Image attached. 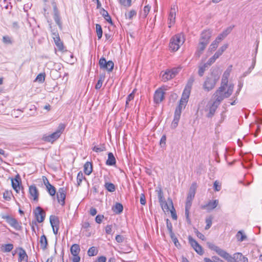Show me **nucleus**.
I'll list each match as a JSON object with an SVG mask.
<instances>
[{
	"instance_id": "44",
	"label": "nucleus",
	"mask_w": 262,
	"mask_h": 262,
	"mask_svg": "<svg viewBox=\"0 0 262 262\" xmlns=\"http://www.w3.org/2000/svg\"><path fill=\"white\" fill-rule=\"evenodd\" d=\"M102 15L108 23H109L111 25H113V22L111 17L106 11L103 10Z\"/></svg>"
},
{
	"instance_id": "59",
	"label": "nucleus",
	"mask_w": 262,
	"mask_h": 262,
	"mask_svg": "<svg viewBox=\"0 0 262 262\" xmlns=\"http://www.w3.org/2000/svg\"><path fill=\"white\" fill-rule=\"evenodd\" d=\"M104 218V216L103 215H98L96 216L95 218V221L96 223L100 224L101 223L102 219Z\"/></svg>"
},
{
	"instance_id": "51",
	"label": "nucleus",
	"mask_w": 262,
	"mask_h": 262,
	"mask_svg": "<svg viewBox=\"0 0 262 262\" xmlns=\"http://www.w3.org/2000/svg\"><path fill=\"white\" fill-rule=\"evenodd\" d=\"M214 190L216 191H219L221 189V184L217 181H215L213 184Z\"/></svg>"
},
{
	"instance_id": "45",
	"label": "nucleus",
	"mask_w": 262,
	"mask_h": 262,
	"mask_svg": "<svg viewBox=\"0 0 262 262\" xmlns=\"http://www.w3.org/2000/svg\"><path fill=\"white\" fill-rule=\"evenodd\" d=\"M46 188H47V191H48L49 193L51 195L53 196L55 194V193H56L55 188L53 186H52L51 184L47 186Z\"/></svg>"
},
{
	"instance_id": "6",
	"label": "nucleus",
	"mask_w": 262,
	"mask_h": 262,
	"mask_svg": "<svg viewBox=\"0 0 262 262\" xmlns=\"http://www.w3.org/2000/svg\"><path fill=\"white\" fill-rule=\"evenodd\" d=\"M219 105L220 103H217L213 99L209 101L204 109L205 112H208L207 117L209 118L212 117Z\"/></svg>"
},
{
	"instance_id": "57",
	"label": "nucleus",
	"mask_w": 262,
	"mask_h": 262,
	"mask_svg": "<svg viewBox=\"0 0 262 262\" xmlns=\"http://www.w3.org/2000/svg\"><path fill=\"white\" fill-rule=\"evenodd\" d=\"M150 9V7H149L148 5H146L144 7V10H143V14L144 17H146L148 15L149 11Z\"/></svg>"
},
{
	"instance_id": "58",
	"label": "nucleus",
	"mask_w": 262,
	"mask_h": 262,
	"mask_svg": "<svg viewBox=\"0 0 262 262\" xmlns=\"http://www.w3.org/2000/svg\"><path fill=\"white\" fill-rule=\"evenodd\" d=\"M167 228L169 231V234L171 233H173L172 232V226L171 223L168 221V220H167Z\"/></svg>"
},
{
	"instance_id": "16",
	"label": "nucleus",
	"mask_w": 262,
	"mask_h": 262,
	"mask_svg": "<svg viewBox=\"0 0 262 262\" xmlns=\"http://www.w3.org/2000/svg\"><path fill=\"white\" fill-rule=\"evenodd\" d=\"M34 214L36 219L38 223H41L43 221L45 213L41 207H37L34 210Z\"/></svg>"
},
{
	"instance_id": "60",
	"label": "nucleus",
	"mask_w": 262,
	"mask_h": 262,
	"mask_svg": "<svg viewBox=\"0 0 262 262\" xmlns=\"http://www.w3.org/2000/svg\"><path fill=\"white\" fill-rule=\"evenodd\" d=\"M195 234H196L197 237H199V238L201 239L203 241L205 240V236L202 233L200 232L199 231L196 230L195 231Z\"/></svg>"
},
{
	"instance_id": "49",
	"label": "nucleus",
	"mask_w": 262,
	"mask_h": 262,
	"mask_svg": "<svg viewBox=\"0 0 262 262\" xmlns=\"http://www.w3.org/2000/svg\"><path fill=\"white\" fill-rule=\"evenodd\" d=\"M119 3H120V4H121L122 5H123L125 7H128L131 6L132 0H119Z\"/></svg>"
},
{
	"instance_id": "54",
	"label": "nucleus",
	"mask_w": 262,
	"mask_h": 262,
	"mask_svg": "<svg viewBox=\"0 0 262 262\" xmlns=\"http://www.w3.org/2000/svg\"><path fill=\"white\" fill-rule=\"evenodd\" d=\"M45 79V75L43 74H39L37 75L36 78V81H38L39 82H42L44 81Z\"/></svg>"
},
{
	"instance_id": "53",
	"label": "nucleus",
	"mask_w": 262,
	"mask_h": 262,
	"mask_svg": "<svg viewBox=\"0 0 262 262\" xmlns=\"http://www.w3.org/2000/svg\"><path fill=\"white\" fill-rule=\"evenodd\" d=\"M233 28V26H230L225 30L222 33L226 37L231 32Z\"/></svg>"
},
{
	"instance_id": "52",
	"label": "nucleus",
	"mask_w": 262,
	"mask_h": 262,
	"mask_svg": "<svg viewBox=\"0 0 262 262\" xmlns=\"http://www.w3.org/2000/svg\"><path fill=\"white\" fill-rule=\"evenodd\" d=\"M180 69H181L180 68H173L169 70L171 73V75H172V77L174 78L176 76V75L179 72Z\"/></svg>"
},
{
	"instance_id": "32",
	"label": "nucleus",
	"mask_w": 262,
	"mask_h": 262,
	"mask_svg": "<svg viewBox=\"0 0 262 262\" xmlns=\"http://www.w3.org/2000/svg\"><path fill=\"white\" fill-rule=\"evenodd\" d=\"M13 249V245L12 244L3 245L1 247V251L3 252H9Z\"/></svg>"
},
{
	"instance_id": "33",
	"label": "nucleus",
	"mask_w": 262,
	"mask_h": 262,
	"mask_svg": "<svg viewBox=\"0 0 262 262\" xmlns=\"http://www.w3.org/2000/svg\"><path fill=\"white\" fill-rule=\"evenodd\" d=\"M173 78L169 70H166L162 75V80L165 82Z\"/></svg>"
},
{
	"instance_id": "24",
	"label": "nucleus",
	"mask_w": 262,
	"mask_h": 262,
	"mask_svg": "<svg viewBox=\"0 0 262 262\" xmlns=\"http://www.w3.org/2000/svg\"><path fill=\"white\" fill-rule=\"evenodd\" d=\"M18 262H27L28 261V255L25 250L21 247L18 249Z\"/></svg>"
},
{
	"instance_id": "26",
	"label": "nucleus",
	"mask_w": 262,
	"mask_h": 262,
	"mask_svg": "<svg viewBox=\"0 0 262 262\" xmlns=\"http://www.w3.org/2000/svg\"><path fill=\"white\" fill-rule=\"evenodd\" d=\"M207 46V45H206L205 43L199 42V43L197 48V50L195 53V56L196 57L199 58L203 53V52L204 51Z\"/></svg>"
},
{
	"instance_id": "25",
	"label": "nucleus",
	"mask_w": 262,
	"mask_h": 262,
	"mask_svg": "<svg viewBox=\"0 0 262 262\" xmlns=\"http://www.w3.org/2000/svg\"><path fill=\"white\" fill-rule=\"evenodd\" d=\"M192 201H188L186 200V204H185V214L186 218V221L188 224L191 223V221L189 218V210L191 207Z\"/></svg>"
},
{
	"instance_id": "18",
	"label": "nucleus",
	"mask_w": 262,
	"mask_h": 262,
	"mask_svg": "<svg viewBox=\"0 0 262 262\" xmlns=\"http://www.w3.org/2000/svg\"><path fill=\"white\" fill-rule=\"evenodd\" d=\"M211 36V31L210 30L204 31L200 40V42L208 45Z\"/></svg>"
},
{
	"instance_id": "64",
	"label": "nucleus",
	"mask_w": 262,
	"mask_h": 262,
	"mask_svg": "<svg viewBox=\"0 0 262 262\" xmlns=\"http://www.w3.org/2000/svg\"><path fill=\"white\" fill-rule=\"evenodd\" d=\"M106 258L105 256H101L99 257L95 262H106Z\"/></svg>"
},
{
	"instance_id": "55",
	"label": "nucleus",
	"mask_w": 262,
	"mask_h": 262,
	"mask_svg": "<svg viewBox=\"0 0 262 262\" xmlns=\"http://www.w3.org/2000/svg\"><path fill=\"white\" fill-rule=\"evenodd\" d=\"M170 234V237L172 241V242L174 243L176 246H177V244L179 243L178 240L177 238L176 237V235H174V233H171Z\"/></svg>"
},
{
	"instance_id": "8",
	"label": "nucleus",
	"mask_w": 262,
	"mask_h": 262,
	"mask_svg": "<svg viewBox=\"0 0 262 262\" xmlns=\"http://www.w3.org/2000/svg\"><path fill=\"white\" fill-rule=\"evenodd\" d=\"M99 64L101 69H105L108 72L112 71L114 66V62L112 61H106V59L103 57L100 58Z\"/></svg>"
},
{
	"instance_id": "46",
	"label": "nucleus",
	"mask_w": 262,
	"mask_h": 262,
	"mask_svg": "<svg viewBox=\"0 0 262 262\" xmlns=\"http://www.w3.org/2000/svg\"><path fill=\"white\" fill-rule=\"evenodd\" d=\"M137 14V12L134 10H131L128 13L125 14V16L126 18L129 19H132V18L136 16Z\"/></svg>"
},
{
	"instance_id": "14",
	"label": "nucleus",
	"mask_w": 262,
	"mask_h": 262,
	"mask_svg": "<svg viewBox=\"0 0 262 262\" xmlns=\"http://www.w3.org/2000/svg\"><path fill=\"white\" fill-rule=\"evenodd\" d=\"M66 196V189L64 187L60 188L57 193L58 202L61 205H64Z\"/></svg>"
},
{
	"instance_id": "38",
	"label": "nucleus",
	"mask_w": 262,
	"mask_h": 262,
	"mask_svg": "<svg viewBox=\"0 0 262 262\" xmlns=\"http://www.w3.org/2000/svg\"><path fill=\"white\" fill-rule=\"evenodd\" d=\"M106 150L104 144H100L99 146H95L93 147V150L96 152H100Z\"/></svg>"
},
{
	"instance_id": "3",
	"label": "nucleus",
	"mask_w": 262,
	"mask_h": 262,
	"mask_svg": "<svg viewBox=\"0 0 262 262\" xmlns=\"http://www.w3.org/2000/svg\"><path fill=\"white\" fill-rule=\"evenodd\" d=\"M220 78V75L212 73L207 76L203 83V88L205 91L209 92L212 90Z\"/></svg>"
},
{
	"instance_id": "35",
	"label": "nucleus",
	"mask_w": 262,
	"mask_h": 262,
	"mask_svg": "<svg viewBox=\"0 0 262 262\" xmlns=\"http://www.w3.org/2000/svg\"><path fill=\"white\" fill-rule=\"evenodd\" d=\"M168 202H169V206H170L171 208V209H170V210H169V211H170L171 214V216L173 219L177 220V214H176V213L175 211V209L173 207V203H172V201L171 199H168Z\"/></svg>"
},
{
	"instance_id": "43",
	"label": "nucleus",
	"mask_w": 262,
	"mask_h": 262,
	"mask_svg": "<svg viewBox=\"0 0 262 262\" xmlns=\"http://www.w3.org/2000/svg\"><path fill=\"white\" fill-rule=\"evenodd\" d=\"M236 236L237 239L240 242L245 240L247 238L246 235L242 231H239L237 233Z\"/></svg>"
},
{
	"instance_id": "11",
	"label": "nucleus",
	"mask_w": 262,
	"mask_h": 262,
	"mask_svg": "<svg viewBox=\"0 0 262 262\" xmlns=\"http://www.w3.org/2000/svg\"><path fill=\"white\" fill-rule=\"evenodd\" d=\"M166 89L164 88H161L158 89L154 95V101L156 103H160L164 99V91H166Z\"/></svg>"
},
{
	"instance_id": "56",
	"label": "nucleus",
	"mask_w": 262,
	"mask_h": 262,
	"mask_svg": "<svg viewBox=\"0 0 262 262\" xmlns=\"http://www.w3.org/2000/svg\"><path fill=\"white\" fill-rule=\"evenodd\" d=\"M3 41L6 44H11L12 43L11 38L8 36H3Z\"/></svg>"
},
{
	"instance_id": "28",
	"label": "nucleus",
	"mask_w": 262,
	"mask_h": 262,
	"mask_svg": "<svg viewBox=\"0 0 262 262\" xmlns=\"http://www.w3.org/2000/svg\"><path fill=\"white\" fill-rule=\"evenodd\" d=\"M116 164V159L113 153L109 152L108 154V159L106 162L107 165L112 166Z\"/></svg>"
},
{
	"instance_id": "1",
	"label": "nucleus",
	"mask_w": 262,
	"mask_h": 262,
	"mask_svg": "<svg viewBox=\"0 0 262 262\" xmlns=\"http://www.w3.org/2000/svg\"><path fill=\"white\" fill-rule=\"evenodd\" d=\"M208 247L216 252V253L228 262H248V258L241 253H236L232 256L225 250L215 246L212 243H207Z\"/></svg>"
},
{
	"instance_id": "50",
	"label": "nucleus",
	"mask_w": 262,
	"mask_h": 262,
	"mask_svg": "<svg viewBox=\"0 0 262 262\" xmlns=\"http://www.w3.org/2000/svg\"><path fill=\"white\" fill-rule=\"evenodd\" d=\"M84 178L83 173L80 171L78 173L77 176V182L78 185H80Z\"/></svg>"
},
{
	"instance_id": "10",
	"label": "nucleus",
	"mask_w": 262,
	"mask_h": 262,
	"mask_svg": "<svg viewBox=\"0 0 262 262\" xmlns=\"http://www.w3.org/2000/svg\"><path fill=\"white\" fill-rule=\"evenodd\" d=\"M3 218L5 219L6 222L16 230H20L21 229V226L20 224L15 218L9 215L4 216Z\"/></svg>"
},
{
	"instance_id": "21",
	"label": "nucleus",
	"mask_w": 262,
	"mask_h": 262,
	"mask_svg": "<svg viewBox=\"0 0 262 262\" xmlns=\"http://www.w3.org/2000/svg\"><path fill=\"white\" fill-rule=\"evenodd\" d=\"M29 194L31 199H32L34 201H38L39 193L37 188L34 185H31L29 187Z\"/></svg>"
},
{
	"instance_id": "5",
	"label": "nucleus",
	"mask_w": 262,
	"mask_h": 262,
	"mask_svg": "<svg viewBox=\"0 0 262 262\" xmlns=\"http://www.w3.org/2000/svg\"><path fill=\"white\" fill-rule=\"evenodd\" d=\"M184 41L185 39L183 35L181 34H176L170 39L169 48L172 51H176L183 44Z\"/></svg>"
},
{
	"instance_id": "2",
	"label": "nucleus",
	"mask_w": 262,
	"mask_h": 262,
	"mask_svg": "<svg viewBox=\"0 0 262 262\" xmlns=\"http://www.w3.org/2000/svg\"><path fill=\"white\" fill-rule=\"evenodd\" d=\"M233 88V84H229L228 87L221 85L213 95L212 99L220 104L225 98H228L231 95Z\"/></svg>"
},
{
	"instance_id": "31",
	"label": "nucleus",
	"mask_w": 262,
	"mask_h": 262,
	"mask_svg": "<svg viewBox=\"0 0 262 262\" xmlns=\"http://www.w3.org/2000/svg\"><path fill=\"white\" fill-rule=\"evenodd\" d=\"M71 253L73 255L79 254L80 249L79 245L73 244L70 249Z\"/></svg>"
},
{
	"instance_id": "23",
	"label": "nucleus",
	"mask_w": 262,
	"mask_h": 262,
	"mask_svg": "<svg viewBox=\"0 0 262 262\" xmlns=\"http://www.w3.org/2000/svg\"><path fill=\"white\" fill-rule=\"evenodd\" d=\"M53 38L54 39L55 45L58 48V50L62 51L64 49L62 41L60 40L59 35L58 33H53Z\"/></svg>"
},
{
	"instance_id": "39",
	"label": "nucleus",
	"mask_w": 262,
	"mask_h": 262,
	"mask_svg": "<svg viewBox=\"0 0 262 262\" xmlns=\"http://www.w3.org/2000/svg\"><path fill=\"white\" fill-rule=\"evenodd\" d=\"M194 77L193 76H190V77L189 78L188 80L185 89H187V90H189V91H190V90L194 81Z\"/></svg>"
},
{
	"instance_id": "19",
	"label": "nucleus",
	"mask_w": 262,
	"mask_h": 262,
	"mask_svg": "<svg viewBox=\"0 0 262 262\" xmlns=\"http://www.w3.org/2000/svg\"><path fill=\"white\" fill-rule=\"evenodd\" d=\"M11 183L13 188L18 193L21 188L20 178L18 174L14 179H11Z\"/></svg>"
},
{
	"instance_id": "13",
	"label": "nucleus",
	"mask_w": 262,
	"mask_h": 262,
	"mask_svg": "<svg viewBox=\"0 0 262 262\" xmlns=\"http://www.w3.org/2000/svg\"><path fill=\"white\" fill-rule=\"evenodd\" d=\"M189 243L191 246L193 247L194 250L200 255H202L203 253V251L202 247L198 243V242L193 239L192 237L189 236L188 237Z\"/></svg>"
},
{
	"instance_id": "37",
	"label": "nucleus",
	"mask_w": 262,
	"mask_h": 262,
	"mask_svg": "<svg viewBox=\"0 0 262 262\" xmlns=\"http://www.w3.org/2000/svg\"><path fill=\"white\" fill-rule=\"evenodd\" d=\"M50 220L52 227H58L59 220L57 217L55 216H51Z\"/></svg>"
},
{
	"instance_id": "15",
	"label": "nucleus",
	"mask_w": 262,
	"mask_h": 262,
	"mask_svg": "<svg viewBox=\"0 0 262 262\" xmlns=\"http://www.w3.org/2000/svg\"><path fill=\"white\" fill-rule=\"evenodd\" d=\"M219 204L217 200H210L206 205H202L201 208L202 209H206L208 211H210L215 208Z\"/></svg>"
},
{
	"instance_id": "12",
	"label": "nucleus",
	"mask_w": 262,
	"mask_h": 262,
	"mask_svg": "<svg viewBox=\"0 0 262 262\" xmlns=\"http://www.w3.org/2000/svg\"><path fill=\"white\" fill-rule=\"evenodd\" d=\"M177 10V7L173 6L171 7L170 12L168 16V24L169 28H170L174 23L176 15V11Z\"/></svg>"
},
{
	"instance_id": "42",
	"label": "nucleus",
	"mask_w": 262,
	"mask_h": 262,
	"mask_svg": "<svg viewBox=\"0 0 262 262\" xmlns=\"http://www.w3.org/2000/svg\"><path fill=\"white\" fill-rule=\"evenodd\" d=\"M96 33L99 39L102 36V29L101 26L99 24L96 25Z\"/></svg>"
},
{
	"instance_id": "4",
	"label": "nucleus",
	"mask_w": 262,
	"mask_h": 262,
	"mask_svg": "<svg viewBox=\"0 0 262 262\" xmlns=\"http://www.w3.org/2000/svg\"><path fill=\"white\" fill-rule=\"evenodd\" d=\"M66 127V125L63 123L59 124L57 130L53 133L49 135H44L42 136V140L45 142H50L51 143H54L61 136Z\"/></svg>"
},
{
	"instance_id": "22",
	"label": "nucleus",
	"mask_w": 262,
	"mask_h": 262,
	"mask_svg": "<svg viewBox=\"0 0 262 262\" xmlns=\"http://www.w3.org/2000/svg\"><path fill=\"white\" fill-rule=\"evenodd\" d=\"M196 187L197 185L195 183H193L191 185L187 197V200L192 201L195 196Z\"/></svg>"
},
{
	"instance_id": "61",
	"label": "nucleus",
	"mask_w": 262,
	"mask_h": 262,
	"mask_svg": "<svg viewBox=\"0 0 262 262\" xmlns=\"http://www.w3.org/2000/svg\"><path fill=\"white\" fill-rule=\"evenodd\" d=\"M116 240L119 243H122L124 241V237L122 235H117L116 236Z\"/></svg>"
},
{
	"instance_id": "41",
	"label": "nucleus",
	"mask_w": 262,
	"mask_h": 262,
	"mask_svg": "<svg viewBox=\"0 0 262 262\" xmlns=\"http://www.w3.org/2000/svg\"><path fill=\"white\" fill-rule=\"evenodd\" d=\"M98 253V250L95 247H91L88 251V254L90 256L96 255Z\"/></svg>"
},
{
	"instance_id": "30",
	"label": "nucleus",
	"mask_w": 262,
	"mask_h": 262,
	"mask_svg": "<svg viewBox=\"0 0 262 262\" xmlns=\"http://www.w3.org/2000/svg\"><path fill=\"white\" fill-rule=\"evenodd\" d=\"M39 242L41 248L43 250H45L48 245V241L46 236L45 235H42L40 236Z\"/></svg>"
},
{
	"instance_id": "62",
	"label": "nucleus",
	"mask_w": 262,
	"mask_h": 262,
	"mask_svg": "<svg viewBox=\"0 0 262 262\" xmlns=\"http://www.w3.org/2000/svg\"><path fill=\"white\" fill-rule=\"evenodd\" d=\"M103 80L100 79L95 85V89L97 90L100 89L102 85Z\"/></svg>"
},
{
	"instance_id": "40",
	"label": "nucleus",
	"mask_w": 262,
	"mask_h": 262,
	"mask_svg": "<svg viewBox=\"0 0 262 262\" xmlns=\"http://www.w3.org/2000/svg\"><path fill=\"white\" fill-rule=\"evenodd\" d=\"M219 41L217 40H214L212 43L210 45L208 51L212 52L214 51L218 47Z\"/></svg>"
},
{
	"instance_id": "27",
	"label": "nucleus",
	"mask_w": 262,
	"mask_h": 262,
	"mask_svg": "<svg viewBox=\"0 0 262 262\" xmlns=\"http://www.w3.org/2000/svg\"><path fill=\"white\" fill-rule=\"evenodd\" d=\"M93 170V166L91 163L86 162L84 165V172L87 175H90Z\"/></svg>"
},
{
	"instance_id": "29",
	"label": "nucleus",
	"mask_w": 262,
	"mask_h": 262,
	"mask_svg": "<svg viewBox=\"0 0 262 262\" xmlns=\"http://www.w3.org/2000/svg\"><path fill=\"white\" fill-rule=\"evenodd\" d=\"M209 66L206 63H200L199 66L198 74L200 77L203 76L205 71Z\"/></svg>"
},
{
	"instance_id": "48",
	"label": "nucleus",
	"mask_w": 262,
	"mask_h": 262,
	"mask_svg": "<svg viewBox=\"0 0 262 262\" xmlns=\"http://www.w3.org/2000/svg\"><path fill=\"white\" fill-rule=\"evenodd\" d=\"M134 98V91L130 93L127 97L126 100V104H125V107H128L129 105V102L133 100Z\"/></svg>"
},
{
	"instance_id": "20",
	"label": "nucleus",
	"mask_w": 262,
	"mask_h": 262,
	"mask_svg": "<svg viewBox=\"0 0 262 262\" xmlns=\"http://www.w3.org/2000/svg\"><path fill=\"white\" fill-rule=\"evenodd\" d=\"M182 110L177 108L175 110L173 120L171 123V127L175 128L178 125L179 121L180 119Z\"/></svg>"
},
{
	"instance_id": "7",
	"label": "nucleus",
	"mask_w": 262,
	"mask_h": 262,
	"mask_svg": "<svg viewBox=\"0 0 262 262\" xmlns=\"http://www.w3.org/2000/svg\"><path fill=\"white\" fill-rule=\"evenodd\" d=\"M158 198L160 205L163 211L168 212L171 208V206H169L168 200L167 202L165 200L161 190H160L158 192Z\"/></svg>"
},
{
	"instance_id": "63",
	"label": "nucleus",
	"mask_w": 262,
	"mask_h": 262,
	"mask_svg": "<svg viewBox=\"0 0 262 262\" xmlns=\"http://www.w3.org/2000/svg\"><path fill=\"white\" fill-rule=\"evenodd\" d=\"M73 257L72 258L73 262H79L80 260V257L79 256V254L73 255Z\"/></svg>"
},
{
	"instance_id": "36",
	"label": "nucleus",
	"mask_w": 262,
	"mask_h": 262,
	"mask_svg": "<svg viewBox=\"0 0 262 262\" xmlns=\"http://www.w3.org/2000/svg\"><path fill=\"white\" fill-rule=\"evenodd\" d=\"M104 187L107 191L111 192L115 191L116 189L115 185L112 183H105Z\"/></svg>"
},
{
	"instance_id": "17",
	"label": "nucleus",
	"mask_w": 262,
	"mask_h": 262,
	"mask_svg": "<svg viewBox=\"0 0 262 262\" xmlns=\"http://www.w3.org/2000/svg\"><path fill=\"white\" fill-rule=\"evenodd\" d=\"M231 71L232 66H230L224 72L222 78L221 85L228 87V86L229 85L227 84L228 81V78L230 75Z\"/></svg>"
},
{
	"instance_id": "9",
	"label": "nucleus",
	"mask_w": 262,
	"mask_h": 262,
	"mask_svg": "<svg viewBox=\"0 0 262 262\" xmlns=\"http://www.w3.org/2000/svg\"><path fill=\"white\" fill-rule=\"evenodd\" d=\"M190 92V91H189V90H187V89L184 90V91L183 93L181 99L180 101V103H179L178 106L177 107V108H179L181 110H182V109L185 108V107L188 102V98L189 97Z\"/></svg>"
},
{
	"instance_id": "34",
	"label": "nucleus",
	"mask_w": 262,
	"mask_h": 262,
	"mask_svg": "<svg viewBox=\"0 0 262 262\" xmlns=\"http://www.w3.org/2000/svg\"><path fill=\"white\" fill-rule=\"evenodd\" d=\"M123 209V206L120 203H116L115 205L113 207V211L117 214H119L122 212Z\"/></svg>"
},
{
	"instance_id": "47",
	"label": "nucleus",
	"mask_w": 262,
	"mask_h": 262,
	"mask_svg": "<svg viewBox=\"0 0 262 262\" xmlns=\"http://www.w3.org/2000/svg\"><path fill=\"white\" fill-rule=\"evenodd\" d=\"M212 217L211 216H208L206 219V225L205 229L208 230L210 228L212 225Z\"/></svg>"
}]
</instances>
